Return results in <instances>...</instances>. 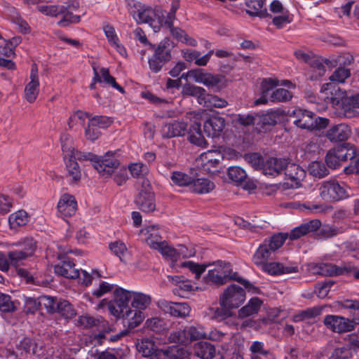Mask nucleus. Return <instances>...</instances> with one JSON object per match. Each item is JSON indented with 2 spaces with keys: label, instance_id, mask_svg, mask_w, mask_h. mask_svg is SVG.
I'll use <instances>...</instances> for the list:
<instances>
[{
  "label": "nucleus",
  "instance_id": "obj_42",
  "mask_svg": "<svg viewBox=\"0 0 359 359\" xmlns=\"http://www.w3.org/2000/svg\"><path fill=\"white\" fill-rule=\"evenodd\" d=\"M131 306L143 311L151 304V297L142 292H132Z\"/></svg>",
  "mask_w": 359,
  "mask_h": 359
},
{
  "label": "nucleus",
  "instance_id": "obj_43",
  "mask_svg": "<svg viewBox=\"0 0 359 359\" xmlns=\"http://www.w3.org/2000/svg\"><path fill=\"white\" fill-rule=\"evenodd\" d=\"M8 222L11 229H17L18 227L27 224L28 215L25 210H18L9 216Z\"/></svg>",
  "mask_w": 359,
  "mask_h": 359
},
{
  "label": "nucleus",
  "instance_id": "obj_10",
  "mask_svg": "<svg viewBox=\"0 0 359 359\" xmlns=\"http://www.w3.org/2000/svg\"><path fill=\"white\" fill-rule=\"evenodd\" d=\"M317 273L325 276H338L353 273L355 279H359V269L350 264L337 266L330 263H322L318 266Z\"/></svg>",
  "mask_w": 359,
  "mask_h": 359
},
{
  "label": "nucleus",
  "instance_id": "obj_3",
  "mask_svg": "<svg viewBox=\"0 0 359 359\" xmlns=\"http://www.w3.org/2000/svg\"><path fill=\"white\" fill-rule=\"evenodd\" d=\"M149 46L154 51L148 60L149 67L153 73L156 74L172 60L173 46L170 39L165 38L158 45L149 43Z\"/></svg>",
  "mask_w": 359,
  "mask_h": 359
},
{
  "label": "nucleus",
  "instance_id": "obj_60",
  "mask_svg": "<svg viewBox=\"0 0 359 359\" xmlns=\"http://www.w3.org/2000/svg\"><path fill=\"white\" fill-rule=\"evenodd\" d=\"M210 266V263L198 264L191 261L184 262L182 264V266L189 269L190 271L196 275V278H198L205 271L206 268Z\"/></svg>",
  "mask_w": 359,
  "mask_h": 359
},
{
  "label": "nucleus",
  "instance_id": "obj_19",
  "mask_svg": "<svg viewBox=\"0 0 359 359\" xmlns=\"http://www.w3.org/2000/svg\"><path fill=\"white\" fill-rule=\"evenodd\" d=\"M56 274L67 278L75 279L79 277L80 272L75 268V264L69 257H65L60 264L54 266Z\"/></svg>",
  "mask_w": 359,
  "mask_h": 359
},
{
  "label": "nucleus",
  "instance_id": "obj_36",
  "mask_svg": "<svg viewBox=\"0 0 359 359\" xmlns=\"http://www.w3.org/2000/svg\"><path fill=\"white\" fill-rule=\"evenodd\" d=\"M201 126V123L198 122H194L190 126L188 131L189 140L197 146L205 147L208 144L202 135Z\"/></svg>",
  "mask_w": 359,
  "mask_h": 359
},
{
  "label": "nucleus",
  "instance_id": "obj_50",
  "mask_svg": "<svg viewBox=\"0 0 359 359\" xmlns=\"http://www.w3.org/2000/svg\"><path fill=\"white\" fill-rule=\"evenodd\" d=\"M128 170L133 177L141 179V182L143 179H146L144 176L149 172L148 167L142 163L130 164Z\"/></svg>",
  "mask_w": 359,
  "mask_h": 359
},
{
  "label": "nucleus",
  "instance_id": "obj_59",
  "mask_svg": "<svg viewBox=\"0 0 359 359\" xmlns=\"http://www.w3.org/2000/svg\"><path fill=\"white\" fill-rule=\"evenodd\" d=\"M100 76L102 78V82H104L107 84L110 85L113 88L118 90L121 93H125L123 88L116 83L114 77L110 75L109 69L102 67L100 69Z\"/></svg>",
  "mask_w": 359,
  "mask_h": 359
},
{
  "label": "nucleus",
  "instance_id": "obj_5",
  "mask_svg": "<svg viewBox=\"0 0 359 359\" xmlns=\"http://www.w3.org/2000/svg\"><path fill=\"white\" fill-rule=\"evenodd\" d=\"M137 207L142 212L150 213L156 210L155 195L150 182L143 179L141 188L134 201Z\"/></svg>",
  "mask_w": 359,
  "mask_h": 359
},
{
  "label": "nucleus",
  "instance_id": "obj_15",
  "mask_svg": "<svg viewBox=\"0 0 359 359\" xmlns=\"http://www.w3.org/2000/svg\"><path fill=\"white\" fill-rule=\"evenodd\" d=\"M290 116L293 118V123L296 126L311 130L314 120L313 112L306 109H296Z\"/></svg>",
  "mask_w": 359,
  "mask_h": 359
},
{
  "label": "nucleus",
  "instance_id": "obj_46",
  "mask_svg": "<svg viewBox=\"0 0 359 359\" xmlns=\"http://www.w3.org/2000/svg\"><path fill=\"white\" fill-rule=\"evenodd\" d=\"M292 97V93L285 88H278L273 90L269 97V102H287Z\"/></svg>",
  "mask_w": 359,
  "mask_h": 359
},
{
  "label": "nucleus",
  "instance_id": "obj_8",
  "mask_svg": "<svg viewBox=\"0 0 359 359\" xmlns=\"http://www.w3.org/2000/svg\"><path fill=\"white\" fill-rule=\"evenodd\" d=\"M11 246L19 247V249L11 250L8 253L10 264L14 266H18L21 261L32 256L36 250V244L32 238H25L22 242L13 243Z\"/></svg>",
  "mask_w": 359,
  "mask_h": 359
},
{
  "label": "nucleus",
  "instance_id": "obj_34",
  "mask_svg": "<svg viewBox=\"0 0 359 359\" xmlns=\"http://www.w3.org/2000/svg\"><path fill=\"white\" fill-rule=\"evenodd\" d=\"M195 355L202 359H212L215 355V348L207 341H199L194 346Z\"/></svg>",
  "mask_w": 359,
  "mask_h": 359
},
{
  "label": "nucleus",
  "instance_id": "obj_23",
  "mask_svg": "<svg viewBox=\"0 0 359 359\" xmlns=\"http://www.w3.org/2000/svg\"><path fill=\"white\" fill-rule=\"evenodd\" d=\"M187 132V124L184 121H175L165 124L162 128V135L165 138L184 136Z\"/></svg>",
  "mask_w": 359,
  "mask_h": 359
},
{
  "label": "nucleus",
  "instance_id": "obj_29",
  "mask_svg": "<svg viewBox=\"0 0 359 359\" xmlns=\"http://www.w3.org/2000/svg\"><path fill=\"white\" fill-rule=\"evenodd\" d=\"M270 249L271 248L267 245L266 243L263 241L253 255L254 264L257 266H262L267 263V261L271 258L272 254L275 252Z\"/></svg>",
  "mask_w": 359,
  "mask_h": 359
},
{
  "label": "nucleus",
  "instance_id": "obj_30",
  "mask_svg": "<svg viewBox=\"0 0 359 359\" xmlns=\"http://www.w3.org/2000/svg\"><path fill=\"white\" fill-rule=\"evenodd\" d=\"M59 299L56 297L49 296H40L37 300L34 301L36 309L43 310L45 309L48 313H56Z\"/></svg>",
  "mask_w": 359,
  "mask_h": 359
},
{
  "label": "nucleus",
  "instance_id": "obj_28",
  "mask_svg": "<svg viewBox=\"0 0 359 359\" xmlns=\"http://www.w3.org/2000/svg\"><path fill=\"white\" fill-rule=\"evenodd\" d=\"M264 271L272 276H278L285 273H296L298 271L297 266H284L278 262L266 263L262 266Z\"/></svg>",
  "mask_w": 359,
  "mask_h": 359
},
{
  "label": "nucleus",
  "instance_id": "obj_7",
  "mask_svg": "<svg viewBox=\"0 0 359 359\" xmlns=\"http://www.w3.org/2000/svg\"><path fill=\"white\" fill-rule=\"evenodd\" d=\"M245 298V290L238 285L231 284L220 295L219 302L220 306H229L234 309L240 307Z\"/></svg>",
  "mask_w": 359,
  "mask_h": 359
},
{
  "label": "nucleus",
  "instance_id": "obj_37",
  "mask_svg": "<svg viewBox=\"0 0 359 359\" xmlns=\"http://www.w3.org/2000/svg\"><path fill=\"white\" fill-rule=\"evenodd\" d=\"M201 126V123L198 122H194L190 126L188 131L189 140L197 146L205 147L208 144L202 135Z\"/></svg>",
  "mask_w": 359,
  "mask_h": 359
},
{
  "label": "nucleus",
  "instance_id": "obj_21",
  "mask_svg": "<svg viewBox=\"0 0 359 359\" xmlns=\"http://www.w3.org/2000/svg\"><path fill=\"white\" fill-rule=\"evenodd\" d=\"M351 134V128L344 123H340L331 127L325 136L331 142H342L346 140Z\"/></svg>",
  "mask_w": 359,
  "mask_h": 359
},
{
  "label": "nucleus",
  "instance_id": "obj_39",
  "mask_svg": "<svg viewBox=\"0 0 359 359\" xmlns=\"http://www.w3.org/2000/svg\"><path fill=\"white\" fill-rule=\"evenodd\" d=\"M143 231H145L147 235L146 242L153 249H156L161 243L165 241L162 240L160 235L158 229L156 226H149L147 227Z\"/></svg>",
  "mask_w": 359,
  "mask_h": 359
},
{
  "label": "nucleus",
  "instance_id": "obj_26",
  "mask_svg": "<svg viewBox=\"0 0 359 359\" xmlns=\"http://www.w3.org/2000/svg\"><path fill=\"white\" fill-rule=\"evenodd\" d=\"M287 158H269L265 162L263 167V172L264 175H276L280 174L286 165Z\"/></svg>",
  "mask_w": 359,
  "mask_h": 359
},
{
  "label": "nucleus",
  "instance_id": "obj_20",
  "mask_svg": "<svg viewBox=\"0 0 359 359\" xmlns=\"http://www.w3.org/2000/svg\"><path fill=\"white\" fill-rule=\"evenodd\" d=\"M279 80L276 78H264L260 83V97L255 101V105L265 104L269 102L270 92L279 86Z\"/></svg>",
  "mask_w": 359,
  "mask_h": 359
},
{
  "label": "nucleus",
  "instance_id": "obj_38",
  "mask_svg": "<svg viewBox=\"0 0 359 359\" xmlns=\"http://www.w3.org/2000/svg\"><path fill=\"white\" fill-rule=\"evenodd\" d=\"M203 84L208 88L220 90L226 86L225 77L222 74H212L206 72Z\"/></svg>",
  "mask_w": 359,
  "mask_h": 359
},
{
  "label": "nucleus",
  "instance_id": "obj_41",
  "mask_svg": "<svg viewBox=\"0 0 359 359\" xmlns=\"http://www.w3.org/2000/svg\"><path fill=\"white\" fill-rule=\"evenodd\" d=\"M182 93L184 96L195 97L197 98L198 102L202 104L206 94V90L200 86L193 84H186L182 88Z\"/></svg>",
  "mask_w": 359,
  "mask_h": 359
},
{
  "label": "nucleus",
  "instance_id": "obj_52",
  "mask_svg": "<svg viewBox=\"0 0 359 359\" xmlns=\"http://www.w3.org/2000/svg\"><path fill=\"white\" fill-rule=\"evenodd\" d=\"M309 169L313 176L318 178L324 177L329 174V170L326 165L319 161L311 162L309 166Z\"/></svg>",
  "mask_w": 359,
  "mask_h": 359
},
{
  "label": "nucleus",
  "instance_id": "obj_53",
  "mask_svg": "<svg viewBox=\"0 0 359 359\" xmlns=\"http://www.w3.org/2000/svg\"><path fill=\"white\" fill-rule=\"evenodd\" d=\"M173 22L174 21H171V25L170 26L165 24V21H161V25L154 27V31L155 32H157L160 31L161 27H165L166 29H168L170 30V34L177 40L183 41V38L187 34L180 28L175 27L173 25Z\"/></svg>",
  "mask_w": 359,
  "mask_h": 359
},
{
  "label": "nucleus",
  "instance_id": "obj_49",
  "mask_svg": "<svg viewBox=\"0 0 359 359\" xmlns=\"http://www.w3.org/2000/svg\"><path fill=\"white\" fill-rule=\"evenodd\" d=\"M228 102L226 100L219 98L217 95L210 94H205L204 100L202 102V104L207 108H223L227 105Z\"/></svg>",
  "mask_w": 359,
  "mask_h": 359
},
{
  "label": "nucleus",
  "instance_id": "obj_31",
  "mask_svg": "<svg viewBox=\"0 0 359 359\" xmlns=\"http://www.w3.org/2000/svg\"><path fill=\"white\" fill-rule=\"evenodd\" d=\"M330 90L331 102L332 104H341L346 97V92L341 90L338 86L333 83H327L323 84L321 91L325 92Z\"/></svg>",
  "mask_w": 359,
  "mask_h": 359
},
{
  "label": "nucleus",
  "instance_id": "obj_17",
  "mask_svg": "<svg viewBox=\"0 0 359 359\" xmlns=\"http://www.w3.org/2000/svg\"><path fill=\"white\" fill-rule=\"evenodd\" d=\"M39 92V81L38 77V69L36 65H34L30 72V81L25 88V97L29 102H34Z\"/></svg>",
  "mask_w": 359,
  "mask_h": 359
},
{
  "label": "nucleus",
  "instance_id": "obj_6",
  "mask_svg": "<svg viewBox=\"0 0 359 359\" xmlns=\"http://www.w3.org/2000/svg\"><path fill=\"white\" fill-rule=\"evenodd\" d=\"M320 196L325 201L337 202L346 198L348 194L346 185L335 180L324 181L320 188Z\"/></svg>",
  "mask_w": 359,
  "mask_h": 359
},
{
  "label": "nucleus",
  "instance_id": "obj_63",
  "mask_svg": "<svg viewBox=\"0 0 359 359\" xmlns=\"http://www.w3.org/2000/svg\"><path fill=\"white\" fill-rule=\"evenodd\" d=\"M189 341H196L206 337L202 327L191 326L186 329Z\"/></svg>",
  "mask_w": 359,
  "mask_h": 359
},
{
  "label": "nucleus",
  "instance_id": "obj_47",
  "mask_svg": "<svg viewBox=\"0 0 359 359\" xmlns=\"http://www.w3.org/2000/svg\"><path fill=\"white\" fill-rule=\"evenodd\" d=\"M323 323L332 332L341 334L339 327L341 325V316L327 315L323 320Z\"/></svg>",
  "mask_w": 359,
  "mask_h": 359
},
{
  "label": "nucleus",
  "instance_id": "obj_18",
  "mask_svg": "<svg viewBox=\"0 0 359 359\" xmlns=\"http://www.w3.org/2000/svg\"><path fill=\"white\" fill-rule=\"evenodd\" d=\"M320 226L321 222L319 219H315L310 220L294 228L290 233H288V238L291 241L299 239L309 233L316 231L320 229Z\"/></svg>",
  "mask_w": 359,
  "mask_h": 359
},
{
  "label": "nucleus",
  "instance_id": "obj_13",
  "mask_svg": "<svg viewBox=\"0 0 359 359\" xmlns=\"http://www.w3.org/2000/svg\"><path fill=\"white\" fill-rule=\"evenodd\" d=\"M116 317L123 320L124 327L132 330L142 323L145 318V315L141 310L134 309L131 306L128 307L123 311V313H120L118 316H116Z\"/></svg>",
  "mask_w": 359,
  "mask_h": 359
},
{
  "label": "nucleus",
  "instance_id": "obj_64",
  "mask_svg": "<svg viewBox=\"0 0 359 359\" xmlns=\"http://www.w3.org/2000/svg\"><path fill=\"white\" fill-rule=\"evenodd\" d=\"M137 349L144 357L149 358L153 353H155L156 348L153 341L143 340L138 344Z\"/></svg>",
  "mask_w": 359,
  "mask_h": 359
},
{
  "label": "nucleus",
  "instance_id": "obj_11",
  "mask_svg": "<svg viewBox=\"0 0 359 359\" xmlns=\"http://www.w3.org/2000/svg\"><path fill=\"white\" fill-rule=\"evenodd\" d=\"M132 298V292L122 287L114 291V298L109 302V309L114 316L120 315L123 311L130 307L128 304Z\"/></svg>",
  "mask_w": 359,
  "mask_h": 359
},
{
  "label": "nucleus",
  "instance_id": "obj_35",
  "mask_svg": "<svg viewBox=\"0 0 359 359\" xmlns=\"http://www.w3.org/2000/svg\"><path fill=\"white\" fill-rule=\"evenodd\" d=\"M215 188V184L208 179H193L190 186V189L196 194H208L212 191Z\"/></svg>",
  "mask_w": 359,
  "mask_h": 359
},
{
  "label": "nucleus",
  "instance_id": "obj_4",
  "mask_svg": "<svg viewBox=\"0 0 359 359\" xmlns=\"http://www.w3.org/2000/svg\"><path fill=\"white\" fill-rule=\"evenodd\" d=\"M357 153L356 147L351 143H343L330 149L326 154V165L331 169H337L348 160L352 161Z\"/></svg>",
  "mask_w": 359,
  "mask_h": 359
},
{
  "label": "nucleus",
  "instance_id": "obj_48",
  "mask_svg": "<svg viewBox=\"0 0 359 359\" xmlns=\"http://www.w3.org/2000/svg\"><path fill=\"white\" fill-rule=\"evenodd\" d=\"M287 238V233H274L269 239H265L264 241L266 242L267 245L271 248V250L276 252L278 249L282 247Z\"/></svg>",
  "mask_w": 359,
  "mask_h": 359
},
{
  "label": "nucleus",
  "instance_id": "obj_1",
  "mask_svg": "<svg viewBox=\"0 0 359 359\" xmlns=\"http://www.w3.org/2000/svg\"><path fill=\"white\" fill-rule=\"evenodd\" d=\"M66 161V166L69 177H72L73 182H77L81 179V170L76 159L89 160L93 163L95 170L103 177H108L119 163V161L113 156H109L108 153L102 157L97 156L92 153L82 154L80 151H70L64 156Z\"/></svg>",
  "mask_w": 359,
  "mask_h": 359
},
{
  "label": "nucleus",
  "instance_id": "obj_61",
  "mask_svg": "<svg viewBox=\"0 0 359 359\" xmlns=\"http://www.w3.org/2000/svg\"><path fill=\"white\" fill-rule=\"evenodd\" d=\"M245 159L255 170H263L264 165V159L258 153L245 154Z\"/></svg>",
  "mask_w": 359,
  "mask_h": 359
},
{
  "label": "nucleus",
  "instance_id": "obj_54",
  "mask_svg": "<svg viewBox=\"0 0 359 359\" xmlns=\"http://www.w3.org/2000/svg\"><path fill=\"white\" fill-rule=\"evenodd\" d=\"M358 325H359V313L352 318L341 316V325L339 326L341 330V334L353 331Z\"/></svg>",
  "mask_w": 359,
  "mask_h": 359
},
{
  "label": "nucleus",
  "instance_id": "obj_25",
  "mask_svg": "<svg viewBox=\"0 0 359 359\" xmlns=\"http://www.w3.org/2000/svg\"><path fill=\"white\" fill-rule=\"evenodd\" d=\"M247 7L246 12L251 16L259 18L271 17L264 6V0H245Z\"/></svg>",
  "mask_w": 359,
  "mask_h": 359
},
{
  "label": "nucleus",
  "instance_id": "obj_16",
  "mask_svg": "<svg viewBox=\"0 0 359 359\" xmlns=\"http://www.w3.org/2000/svg\"><path fill=\"white\" fill-rule=\"evenodd\" d=\"M59 213L64 217H72L77 210V202L74 196L65 194L60 198L57 205Z\"/></svg>",
  "mask_w": 359,
  "mask_h": 359
},
{
  "label": "nucleus",
  "instance_id": "obj_58",
  "mask_svg": "<svg viewBox=\"0 0 359 359\" xmlns=\"http://www.w3.org/2000/svg\"><path fill=\"white\" fill-rule=\"evenodd\" d=\"M173 307V317L186 318L189 316L191 307L186 302H175Z\"/></svg>",
  "mask_w": 359,
  "mask_h": 359
},
{
  "label": "nucleus",
  "instance_id": "obj_55",
  "mask_svg": "<svg viewBox=\"0 0 359 359\" xmlns=\"http://www.w3.org/2000/svg\"><path fill=\"white\" fill-rule=\"evenodd\" d=\"M170 178L174 184L180 187L191 186L193 180L189 175L179 171H174Z\"/></svg>",
  "mask_w": 359,
  "mask_h": 359
},
{
  "label": "nucleus",
  "instance_id": "obj_24",
  "mask_svg": "<svg viewBox=\"0 0 359 359\" xmlns=\"http://www.w3.org/2000/svg\"><path fill=\"white\" fill-rule=\"evenodd\" d=\"M323 62L327 65L332 64V62L327 59L323 60L321 57H311L310 59L308 62L311 65V74L309 75L310 80H317L324 75L325 69L323 65Z\"/></svg>",
  "mask_w": 359,
  "mask_h": 359
},
{
  "label": "nucleus",
  "instance_id": "obj_51",
  "mask_svg": "<svg viewBox=\"0 0 359 359\" xmlns=\"http://www.w3.org/2000/svg\"><path fill=\"white\" fill-rule=\"evenodd\" d=\"M16 310L15 302L12 301L11 297L0 292V311L3 313H13Z\"/></svg>",
  "mask_w": 359,
  "mask_h": 359
},
{
  "label": "nucleus",
  "instance_id": "obj_27",
  "mask_svg": "<svg viewBox=\"0 0 359 359\" xmlns=\"http://www.w3.org/2000/svg\"><path fill=\"white\" fill-rule=\"evenodd\" d=\"M284 173L287 179L297 184L303 180L306 172L299 165L292 163L289 158L286 161V165L284 167Z\"/></svg>",
  "mask_w": 359,
  "mask_h": 359
},
{
  "label": "nucleus",
  "instance_id": "obj_40",
  "mask_svg": "<svg viewBox=\"0 0 359 359\" xmlns=\"http://www.w3.org/2000/svg\"><path fill=\"white\" fill-rule=\"evenodd\" d=\"M342 107L346 117L355 116L358 112L353 109L359 108V94L346 97L342 102Z\"/></svg>",
  "mask_w": 359,
  "mask_h": 359
},
{
  "label": "nucleus",
  "instance_id": "obj_22",
  "mask_svg": "<svg viewBox=\"0 0 359 359\" xmlns=\"http://www.w3.org/2000/svg\"><path fill=\"white\" fill-rule=\"evenodd\" d=\"M79 8V4H71L68 6H63V9L60 13V15L62 18L57 22V25L60 27H65L71 24H76L81 21V16L73 14V11L77 10Z\"/></svg>",
  "mask_w": 359,
  "mask_h": 359
},
{
  "label": "nucleus",
  "instance_id": "obj_12",
  "mask_svg": "<svg viewBox=\"0 0 359 359\" xmlns=\"http://www.w3.org/2000/svg\"><path fill=\"white\" fill-rule=\"evenodd\" d=\"M285 112L277 109L269 111L266 114H257V130L258 132H265L270 127L274 126L284 117Z\"/></svg>",
  "mask_w": 359,
  "mask_h": 359
},
{
  "label": "nucleus",
  "instance_id": "obj_2",
  "mask_svg": "<svg viewBox=\"0 0 359 359\" xmlns=\"http://www.w3.org/2000/svg\"><path fill=\"white\" fill-rule=\"evenodd\" d=\"M210 266L214 268L210 269L205 276V281L208 284L222 286L225 285L229 280L236 281L248 290L257 293L259 289L254 286L248 280L241 278L237 272L233 271L232 266L229 262L217 260L210 263Z\"/></svg>",
  "mask_w": 359,
  "mask_h": 359
},
{
  "label": "nucleus",
  "instance_id": "obj_14",
  "mask_svg": "<svg viewBox=\"0 0 359 359\" xmlns=\"http://www.w3.org/2000/svg\"><path fill=\"white\" fill-rule=\"evenodd\" d=\"M224 126L225 120L224 118L212 116L204 122L203 131L208 137L216 138L222 135Z\"/></svg>",
  "mask_w": 359,
  "mask_h": 359
},
{
  "label": "nucleus",
  "instance_id": "obj_44",
  "mask_svg": "<svg viewBox=\"0 0 359 359\" xmlns=\"http://www.w3.org/2000/svg\"><path fill=\"white\" fill-rule=\"evenodd\" d=\"M232 308L229 306H220V307L211 308L210 313L212 315V318L219 322L226 320L229 318L234 316V312Z\"/></svg>",
  "mask_w": 359,
  "mask_h": 359
},
{
  "label": "nucleus",
  "instance_id": "obj_62",
  "mask_svg": "<svg viewBox=\"0 0 359 359\" xmlns=\"http://www.w3.org/2000/svg\"><path fill=\"white\" fill-rule=\"evenodd\" d=\"M280 15L275 16L272 19V22L278 29L283 28L285 25L292 21V15L290 14L288 11L280 13Z\"/></svg>",
  "mask_w": 359,
  "mask_h": 359
},
{
  "label": "nucleus",
  "instance_id": "obj_56",
  "mask_svg": "<svg viewBox=\"0 0 359 359\" xmlns=\"http://www.w3.org/2000/svg\"><path fill=\"white\" fill-rule=\"evenodd\" d=\"M334 284V281L331 280L318 283L315 285L314 292L316 294L318 298L324 299L327 296L331 287Z\"/></svg>",
  "mask_w": 359,
  "mask_h": 359
},
{
  "label": "nucleus",
  "instance_id": "obj_45",
  "mask_svg": "<svg viewBox=\"0 0 359 359\" xmlns=\"http://www.w3.org/2000/svg\"><path fill=\"white\" fill-rule=\"evenodd\" d=\"M56 313L60 314L67 319H71L76 315V311L73 306L67 300L59 299Z\"/></svg>",
  "mask_w": 359,
  "mask_h": 359
},
{
  "label": "nucleus",
  "instance_id": "obj_57",
  "mask_svg": "<svg viewBox=\"0 0 359 359\" xmlns=\"http://www.w3.org/2000/svg\"><path fill=\"white\" fill-rule=\"evenodd\" d=\"M229 177L237 183H241L247 178L246 172L238 166H232L228 169Z\"/></svg>",
  "mask_w": 359,
  "mask_h": 359
},
{
  "label": "nucleus",
  "instance_id": "obj_9",
  "mask_svg": "<svg viewBox=\"0 0 359 359\" xmlns=\"http://www.w3.org/2000/svg\"><path fill=\"white\" fill-rule=\"evenodd\" d=\"M133 16L138 24L148 23L154 28L155 25H153V23L155 19L158 20V25H161V18L163 17V11L161 8L153 9L140 4H135Z\"/></svg>",
  "mask_w": 359,
  "mask_h": 359
},
{
  "label": "nucleus",
  "instance_id": "obj_32",
  "mask_svg": "<svg viewBox=\"0 0 359 359\" xmlns=\"http://www.w3.org/2000/svg\"><path fill=\"white\" fill-rule=\"evenodd\" d=\"M262 304V302L258 297L250 299L245 306L238 310V317L239 318H245L257 313Z\"/></svg>",
  "mask_w": 359,
  "mask_h": 359
},
{
  "label": "nucleus",
  "instance_id": "obj_33",
  "mask_svg": "<svg viewBox=\"0 0 359 359\" xmlns=\"http://www.w3.org/2000/svg\"><path fill=\"white\" fill-rule=\"evenodd\" d=\"M157 250L165 259H169L172 262H176L177 259L188 257L187 254H184L181 251H177V249L170 246L167 241L161 243Z\"/></svg>",
  "mask_w": 359,
  "mask_h": 359
}]
</instances>
